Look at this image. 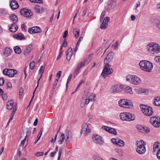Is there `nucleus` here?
Segmentation results:
<instances>
[{"label":"nucleus","instance_id":"c85d7f7f","mask_svg":"<svg viewBox=\"0 0 160 160\" xmlns=\"http://www.w3.org/2000/svg\"><path fill=\"white\" fill-rule=\"evenodd\" d=\"M65 136L63 132L61 133V136L59 140H58V142L59 144H62L65 139Z\"/></svg>","mask_w":160,"mask_h":160},{"label":"nucleus","instance_id":"f704fd0d","mask_svg":"<svg viewBox=\"0 0 160 160\" xmlns=\"http://www.w3.org/2000/svg\"><path fill=\"white\" fill-rule=\"evenodd\" d=\"M72 132L69 130L67 129L66 130V135L67 139H69L72 137Z\"/></svg>","mask_w":160,"mask_h":160},{"label":"nucleus","instance_id":"4c0bfd02","mask_svg":"<svg viewBox=\"0 0 160 160\" xmlns=\"http://www.w3.org/2000/svg\"><path fill=\"white\" fill-rule=\"evenodd\" d=\"M109 5L112 7L113 6H114V8L116 7V4L115 3V2L114 0H110L109 2Z\"/></svg>","mask_w":160,"mask_h":160},{"label":"nucleus","instance_id":"f3484780","mask_svg":"<svg viewBox=\"0 0 160 160\" xmlns=\"http://www.w3.org/2000/svg\"><path fill=\"white\" fill-rule=\"evenodd\" d=\"M114 55V52H109L104 60V64H108L109 62L112 60Z\"/></svg>","mask_w":160,"mask_h":160},{"label":"nucleus","instance_id":"c03bdc74","mask_svg":"<svg viewBox=\"0 0 160 160\" xmlns=\"http://www.w3.org/2000/svg\"><path fill=\"white\" fill-rule=\"evenodd\" d=\"M71 53V52H70ZM67 59L68 61H69L71 59V56H72V54L67 53Z\"/></svg>","mask_w":160,"mask_h":160},{"label":"nucleus","instance_id":"1a4fd4ad","mask_svg":"<svg viewBox=\"0 0 160 160\" xmlns=\"http://www.w3.org/2000/svg\"><path fill=\"white\" fill-rule=\"evenodd\" d=\"M31 133V131L27 128H24L23 129L22 132L21 134L20 139L23 138L21 143V145L23 146L25 143L26 138L28 136H29Z\"/></svg>","mask_w":160,"mask_h":160},{"label":"nucleus","instance_id":"2eb2a0df","mask_svg":"<svg viewBox=\"0 0 160 160\" xmlns=\"http://www.w3.org/2000/svg\"><path fill=\"white\" fill-rule=\"evenodd\" d=\"M20 12L21 14L24 17H29L32 15V13L30 10L24 8L21 9Z\"/></svg>","mask_w":160,"mask_h":160},{"label":"nucleus","instance_id":"72a5a7b5","mask_svg":"<svg viewBox=\"0 0 160 160\" xmlns=\"http://www.w3.org/2000/svg\"><path fill=\"white\" fill-rule=\"evenodd\" d=\"M12 50L9 48H6L5 49L4 52V54L6 56H8L12 52Z\"/></svg>","mask_w":160,"mask_h":160},{"label":"nucleus","instance_id":"2f4dec72","mask_svg":"<svg viewBox=\"0 0 160 160\" xmlns=\"http://www.w3.org/2000/svg\"><path fill=\"white\" fill-rule=\"evenodd\" d=\"M35 11L38 13H41L42 11V8L39 6L36 5L34 7Z\"/></svg>","mask_w":160,"mask_h":160},{"label":"nucleus","instance_id":"c756f323","mask_svg":"<svg viewBox=\"0 0 160 160\" xmlns=\"http://www.w3.org/2000/svg\"><path fill=\"white\" fill-rule=\"evenodd\" d=\"M121 89L119 88V86H113L112 87V92H118L121 91L120 90Z\"/></svg>","mask_w":160,"mask_h":160},{"label":"nucleus","instance_id":"c9c22d12","mask_svg":"<svg viewBox=\"0 0 160 160\" xmlns=\"http://www.w3.org/2000/svg\"><path fill=\"white\" fill-rule=\"evenodd\" d=\"M15 52L17 54H19L21 52V50L18 46H16L14 48Z\"/></svg>","mask_w":160,"mask_h":160},{"label":"nucleus","instance_id":"5701e85b","mask_svg":"<svg viewBox=\"0 0 160 160\" xmlns=\"http://www.w3.org/2000/svg\"><path fill=\"white\" fill-rule=\"evenodd\" d=\"M10 6L11 8L13 10L16 9L19 7L18 2L15 0H13L11 2Z\"/></svg>","mask_w":160,"mask_h":160},{"label":"nucleus","instance_id":"393cba45","mask_svg":"<svg viewBox=\"0 0 160 160\" xmlns=\"http://www.w3.org/2000/svg\"><path fill=\"white\" fill-rule=\"evenodd\" d=\"M153 105L160 107V97H155L152 101Z\"/></svg>","mask_w":160,"mask_h":160},{"label":"nucleus","instance_id":"aec40b11","mask_svg":"<svg viewBox=\"0 0 160 160\" xmlns=\"http://www.w3.org/2000/svg\"><path fill=\"white\" fill-rule=\"evenodd\" d=\"M43 71H44V70L43 69V66H41V67H40V69L39 70V73H41V77L38 80V84H37V85L35 88V89L33 92V96H32V99L30 101V102H29V105H28V106L27 107V108H28L29 106V105L31 102H32V99L34 96V93H35V92L36 90V88H37L38 87V84H39V81L40 79V78H41L42 76V74L43 72Z\"/></svg>","mask_w":160,"mask_h":160},{"label":"nucleus","instance_id":"49530a36","mask_svg":"<svg viewBox=\"0 0 160 160\" xmlns=\"http://www.w3.org/2000/svg\"><path fill=\"white\" fill-rule=\"evenodd\" d=\"M7 89H8L11 90L12 88V85L11 82H8L7 84Z\"/></svg>","mask_w":160,"mask_h":160},{"label":"nucleus","instance_id":"3c124183","mask_svg":"<svg viewBox=\"0 0 160 160\" xmlns=\"http://www.w3.org/2000/svg\"><path fill=\"white\" fill-rule=\"evenodd\" d=\"M62 152V148H60L58 153V160H60V157L61 155Z\"/></svg>","mask_w":160,"mask_h":160},{"label":"nucleus","instance_id":"a18cd8bd","mask_svg":"<svg viewBox=\"0 0 160 160\" xmlns=\"http://www.w3.org/2000/svg\"><path fill=\"white\" fill-rule=\"evenodd\" d=\"M91 94H93L92 93H90L89 92H87L86 94L85 95L88 98H92V96H91Z\"/></svg>","mask_w":160,"mask_h":160},{"label":"nucleus","instance_id":"e2e57ef3","mask_svg":"<svg viewBox=\"0 0 160 160\" xmlns=\"http://www.w3.org/2000/svg\"><path fill=\"white\" fill-rule=\"evenodd\" d=\"M4 80L3 78H0V86H2L3 85Z\"/></svg>","mask_w":160,"mask_h":160},{"label":"nucleus","instance_id":"423d86ee","mask_svg":"<svg viewBox=\"0 0 160 160\" xmlns=\"http://www.w3.org/2000/svg\"><path fill=\"white\" fill-rule=\"evenodd\" d=\"M126 81L130 83L135 85H138L140 84L141 81L138 77L132 75H129L126 77Z\"/></svg>","mask_w":160,"mask_h":160},{"label":"nucleus","instance_id":"4be33fe9","mask_svg":"<svg viewBox=\"0 0 160 160\" xmlns=\"http://www.w3.org/2000/svg\"><path fill=\"white\" fill-rule=\"evenodd\" d=\"M33 48L32 45L31 44H30L28 45L26 48V49H25L24 52V55H26L28 54L32 50Z\"/></svg>","mask_w":160,"mask_h":160},{"label":"nucleus","instance_id":"680f3d73","mask_svg":"<svg viewBox=\"0 0 160 160\" xmlns=\"http://www.w3.org/2000/svg\"><path fill=\"white\" fill-rule=\"evenodd\" d=\"M156 156L157 158L160 160V148L158 150L156 154Z\"/></svg>","mask_w":160,"mask_h":160},{"label":"nucleus","instance_id":"473e14b6","mask_svg":"<svg viewBox=\"0 0 160 160\" xmlns=\"http://www.w3.org/2000/svg\"><path fill=\"white\" fill-rule=\"evenodd\" d=\"M91 96H92V98H88L86 100L85 104H88L89 103L90 101H92L96 97L95 94H91Z\"/></svg>","mask_w":160,"mask_h":160},{"label":"nucleus","instance_id":"6e6552de","mask_svg":"<svg viewBox=\"0 0 160 160\" xmlns=\"http://www.w3.org/2000/svg\"><path fill=\"white\" fill-rule=\"evenodd\" d=\"M140 108L142 113L147 116H150L153 113L152 108L148 106L144 105L140 106Z\"/></svg>","mask_w":160,"mask_h":160},{"label":"nucleus","instance_id":"9b49d317","mask_svg":"<svg viewBox=\"0 0 160 160\" xmlns=\"http://www.w3.org/2000/svg\"><path fill=\"white\" fill-rule=\"evenodd\" d=\"M92 139L93 142L96 144L101 145L104 142L102 137L97 134H95L92 135Z\"/></svg>","mask_w":160,"mask_h":160},{"label":"nucleus","instance_id":"ea45409f","mask_svg":"<svg viewBox=\"0 0 160 160\" xmlns=\"http://www.w3.org/2000/svg\"><path fill=\"white\" fill-rule=\"evenodd\" d=\"M86 65H87V64L85 63V62H81L78 64V66L77 67V68H81Z\"/></svg>","mask_w":160,"mask_h":160},{"label":"nucleus","instance_id":"bb28decb","mask_svg":"<svg viewBox=\"0 0 160 160\" xmlns=\"http://www.w3.org/2000/svg\"><path fill=\"white\" fill-rule=\"evenodd\" d=\"M10 20L13 22V23H16L18 20L17 16L14 14H11L10 15Z\"/></svg>","mask_w":160,"mask_h":160},{"label":"nucleus","instance_id":"0eeeda50","mask_svg":"<svg viewBox=\"0 0 160 160\" xmlns=\"http://www.w3.org/2000/svg\"><path fill=\"white\" fill-rule=\"evenodd\" d=\"M91 125L89 123H84L82 125L81 133H82L84 136H87L91 132Z\"/></svg>","mask_w":160,"mask_h":160},{"label":"nucleus","instance_id":"a211bd4d","mask_svg":"<svg viewBox=\"0 0 160 160\" xmlns=\"http://www.w3.org/2000/svg\"><path fill=\"white\" fill-rule=\"evenodd\" d=\"M28 31L30 34H32L39 33L41 31V30L39 27L35 26L30 28L28 29Z\"/></svg>","mask_w":160,"mask_h":160},{"label":"nucleus","instance_id":"f03ea898","mask_svg":"<svg viewBox=\"0 0 160 160\" xmlns=\"http://www.w3.org/2000/svg\"><path fill=\"white\" fill-rule=\"evenodd\" d=\"M139 65L141 69L145 71L150 72L153 68L152 63L148 61L142 60L139 62Z\"/></svg>","mask_w":160,"mask_h":160},{"label":"nucleus","instance_id":"a19ab883","mask_svg":"<svg viewBox=\"0 0 160 160\" xmlns=\"http://www.w3.org/2000/svg\"><path fill=\"white\" fill-rule=\"evenodd\" d=\"M35 63L34 61H32L30 62L29 65V68L31 69L32 70L34 68Z\"/></svg>","mask_w":160,"mask_h":160},{"label":"nucleus","instance_id":"4d7b16f0","mask_svg":"<svg viewBox=\"0 0 160 160\" xmlns=\"http://www.w3.org/2000/svg\"><path fill=\"white\" fill-rule=\"evenodd\" d=\"M93 56V54H90L88 56V57L87 58L88 59V61H91V60H92V58Z\"/></svg>","mask_w":160,"mask_h":160},{"label":"nucleus","instance_id":"f8f14e48","mask_svg":"<svg viewBox=\"0 0 160 160\" xmlns=\"http://www.w3.org/2000/svg\"><path fill=\"white\" fill-rule=\"evenodd\" d=\"M2 72L4 74L9 77H13L16 74L17 72L16 70L6 68L3 70Z\"/></svg>","mask_w":160,"mask_h":160},{"label":"nucleus","instance_id":"9d476101","mask_svg":"<svg viewBox=\"0 0 160 160\" xmlns=\"http://www.w3.org/2000/svg\"><path fill=\"white\" fill-rule=\"evenodd\" d=\"M110 67V66L108 64H105L104 69L101 74L104 78H105L108 75L112 73L113 72V69L109 68Z\"/></svg>","mask_w":160,"mask_h":160},{"label":"nucleus","instance_id":"37998d69","mask_svg":"<svg viewBox=\"0 0 160 160\" xmlns=\"http://www.w3.org/2000/svg\"><path fill=\"white\" fill-rule=\"evenodd\" d=\"M72 75L71 74H70V75L69 76L67 82V84H66V87L67 88H68V84L70 82V81H71L72 78Z\"/></svg>","mask_w":160,"mask_h":160},{"label":"nucleus","instance_id":"774afa93","mask_svg":"<svg viewBox=\"0 0 160 160\" xmlns=\"http://www.w3.org/2000/svg\"><path fill=\"white\" fill-rule=\"evenodd\" d=\"M43 152H38L36 154H35V155L37 156H40L43 155Z\"/></svg>","mask_w":160,"mask_h":160},{"label":"nucleus","instance_id":"6ab92c4d","mask_svg":"<svg viewBox=\"0 0 160 160\" xmlns=\"http://www.w3.org/2000/svg\"><path fill=\"white\" fill-rule=\"evenodd\" d=\"M110 18L109 17H106L100 25V28L102 29L106 28L108 26V22Z\"/></svg>","mask_w":160,"mask_h":160},{"label":"nucleus","instance_id":"864d4df0","mask_svg":"<svg viewBox=\"0 0 160 160\" xmlns=\"http://www.w3.org/2000/svg\"><path fill=\"white\" fill-rule=\"evenodd\" d=\"M102 128L103 129L105 130V131L108 132L110 128V127L107 126H103L102 127Z\"/></svg>","mask_w":160,"mask_h":160},{"label":"nucleus","instance_id":"0e129e2a","mask_svg":"<svg viewBox=\"0 0 160 160\" xmlns=\"http://www.w3.org/2000/svg\"><path fill=\"white\" fill-rule=\"evenodd\" d=\"M68 35V31H65L64 32L63 35V37L64 38H65Z\"/></svg>","mask_w":160,"mask_h":160},{"label":"nucleus","instance_id":"8fccbe9b","mask_svg":"<svg viewBox=\"0 0 160 160\" xmlns=\"http://www.w3.org/2000/svg\"><path fill=\"white\" fill-rule=\"evenodd\" d=\"M31 2L33 3H42V0H30Z\"/></svg>","mask_w":160,"mask_h":160},{"label":"nucleus","instance_id":"412c9836","mask_svg":"<svg viewBox=\"0 0 160 160\" xmlns=\"http://www.w3.org/2000/svg\"><path fill=\"white\" fill-rule=\"evenodd\" d=\"M13 102L12 101H10L7 102L6 104V108L8 110H11L12 108L13 111L15 110V108L17 109L16 107L14 108V106H13Z\"/></svg>","mask_w":160,"mask_h":160},{"label":"nucleus","instance_id":"f257e3e1","mask_svg":"<svg viewBox=\"0 0 160 160\" xmlns=\"http://www.w3.org/2000/svg\"><path fill=\"white\" fill-rule=\"evenodd\" d=\"M147 51L152 54H157L160 52V46L155 42L148 43L146 46Z\"/></svg>","mask_w":160,"mask_h":160},{"label":"nucleus","instance_id":"de8ad7c7","mask_svg":"<svg viewBox=\"0 0 160 160\" xmlns=\"http://www.w3.org/2000/svg\"><path fill=\"white\" fill-rule=\"evenodd\" d=\"M106 12L105 11L102 12L100 18V21H101L105 15Z\"/></svg>","mask_w":160,"mask_h":160},{"label":"nucleus","instance_id":"338daca9","mask_svg":"<svg viewBox=\"0 0 160 160\" xmlns=\"http://www.w3.org/2000/svg\"><path fill=\"white\" fill-rule=\"evenodd\" d=\"M116 152L120 155H122V151L120 149H116Z\"/></svg>","mask_w":160,"mask_h":160},{"label":"nucleus","instance_id":"09e8293b","mask_svg":"<svg viewBox=\"0 0 160 160\" xmlns=\"http://www.w3.org/2000/svg\"><path fill=\"white\" fill-rule=\"evenodd\" d=\"M16 110V109L15 108L14 111H12V116L9 119V121L8 123H8L10 122L12 120L13 116L15 114V112Z\"/></svg>","mask_w":160,"mask_h":160},{"label":"nucleus","instance_id":"b1692460","mask_svg":"<svg viewBox=\"0 0 160 160\" xmlns=\"http://www.w3.org/2000/svg\"><path fill=\"white\" fill-rule=\"evenodd\" d=\"M18 29V27L15 23H12L11 26L9 28V30L10 32H15Z\"/></svg>","mask_w":160,"mask_h":160},{"label":"nucleus","instance_id":"e433bc0d","mask_svg":"<svg viewBox=\"0 0 160 160\" xmlns=\"http://www.w3.org/2000/svg\"><path fill=\"white\" fill-rule=\"evenodd\" d=\"M108 132L112 134H113L114 135L117 134V132L116 130L115 129L111 127H110V128Z\"/></svg>","mask_w":160,"mask_h":160},{"label":"nucleus","instance_id":"5fc2aeb1","mask_svg":"<svg viewBox=\"0 0 160 160\" xmlns=\"http://www.w3.org/2000/svg\"><path fill=\"white\" fill-rule=\"evenodd\" d=\"M155 26L158 29L160 30V21L156 22Z\"/></svg>","mask_w":160,"mask_h":160},{"label":"nucleus","instance_id":"052dcab7","mask_svg":"<svg viewBox=\"0 0 160 160\" xmlns=\"http://www.w3.org/2000/svg\"><path fill=\"white\" fill-rule=\"evenodd\" d=\"M143 130H144L145 132L147 133H148L150 132V129L149 128L147 127H143Z\"/></svg>","mask_w":160,"mask_h":160},{"label":"nucleus","instance_id":"7c9ffc66","mask_svg":"<svg viewBox=\"0 0 160 160\" xmlns=\"http://www.w3.org/2000/svg\"><path fill=\"white\" fill-rule=\"evenodd\" d=\"M13 37L16 38L17 39L22 40L23 38L25 39L23 37V36L20 33H19L17 34H14L13 35Z\"/></svg>","mask_w":160,"mask_h":160},{"label":"nucleus","instance_id":"603ef678","mask_svg":"<svg viewBox=\"0 0 160 160\" xmlns=\"http://www.w3.org/2000/svg\"><path fill=\"white\" fill-rule=\"evenodd\" d=\"M136 128L140 132H143V127L142 126L140 125H138L137 126Z\"/></svg>","mask_w":160,"mask_h":160},{"label":"nucleus","instance_id":"39448f33","mask_svg":"<svg viewBox=\"0 0 160 160\" xmlns=\"http://www.w3.org/2000/svg\"><path fill=\"white\" fill-rule=\"evenodd\" d=\"M119 106L124 108H128L133 107L132 102L128 99H121L118 102Z\"/></svg>","mask_w":160,"mask_h":160},{"label":"nucleus","instance_id":"20e7f679","mask_svg":"<svg viewBox=\"0 0 160 160\" xmlns=\"http://www.w3.org/2000/svg\"><path fill=\"white\" fill-rule=\"evenodd\" d=\"M119 117L122 120L128 122L133 121L135 119L134 115L128 112L121 113L119 115Z\"/></svg>","mask_w":160,"mask_h":160},{"label":"nucleus","instance_id":"6e6d98bb","mask_svg":"<svg viewBox=\"0 0 160 160\" xmlns=\"http://www.w3.org/2000/svg\"><path fill=\"white\" fill-rule=\"evenodd\" d=\"M154 60L157 62L160 63V56L156 57L154 58Z\"/></svg>","mask_w":160,"mask_h":160},{"label":"nucleus","instance_id":"58836bf2","mask_svg":"<svg viewBox=\"0 0 160 160\" xmlns=\"http://www.w3.org/2000/svg\"><path fill=\"white\" fill-rule=\"evenodd\" d=\"M58 79H56L53 83V87L52 90V92H53V91L55 88L57 84V83L58 82Z\"/></svg>","mask_w":160,"mask_h":160},{"label":"nucleus","instance_id":"7ed1b4c3","mask_svg":"<svg viewBox=\"0 0 160 160\" xmlns=\"http://www.w3.org/2000/svg\"><path fill=\"white\" fill-rule=\"evenodd\" d=\"M145 143L142 140L137 141L136 148L137 152L139 154H142L145 153L146 149L145 148Z\"/></svg>","mask_w":160,"mask_h":160},{"label":"nucleus","instance_id":"bf43d9fd","mask_svg":"<svg viewBox=\"0 0 160 160\" xmlns=\"http://www.w3.org/2000/svg\"><path fill=\"white\" fill-rule=\"evenodd\" d=\"M67 45V42L66 39L64 40L63 42L62 45V46L63 47H65Z\"/></svg>","mask_w":160,"mask_h":160},{"label":"nucleus","instance_id":"79ce46f5","mask_svg":"<svg viewBox=\"0 0 160 160\" xmlns=\"http://www.w3.org/2000/svg\"><path fill=\"white\" fill-rule=\"evenodd\" d=\"M118 41H117L116 42L113 44L112 45V47L114 49H117L118 47Z\"/></svg>","mask_w":160,"mask_h":160},{"label":"nucleus","instance_id":"cd10ccee","mask_svg":"<svg viewBox=\"0 0 160 160\" xmlns=\"http://www.w3.org/2000/svg\"><path fill=\"white\" fill-rule=\"evenodd\" d=\"M79 29L78 28H75L74 29L73 33L76 38H78L79 35Z\"/></svg>","mask_w":160,"mask_h":160},{"label":"nucleus","instance_id":"4468645a","mask_svg":"<svg viewBox=\"0 0 160 160\" xmlns=\"http://www.w3.org/2000/svg\"><path fill=\"white\" fill-rule=\"evenodd\" d=\"M119 88L123 90L126 93L129 94L130 95H132L133 92L132 91V88L130 87L121 85L119 86Z\"/></svg>","mask_w":160,"mask_h":160},{"label":"nucleus","instance_id":"69168bd1","mask_svg":"<svg viewBox=\"0 0 160 160\" xmlns=\"http://www.w3.org/2000/svg\"><path fill=\"white\" fill-rule=\"evenodd\" d=\"M61 71H59L57 72L56 75L57 76V78H58L57 79H58L60 78V77L61 76Z\"/></svg>","mask_w":160,"mask_h":160},{"label":"nucleus","instance_id":"a878e982","mask_svg":"<svg viewBox=\"0 0 160 160\" xmlns=\"http://www.w3.org/2000/svg\"><path fill=\"white\" fill-rule=\"evenodd\" d=\"M160 147V143L158 142H156L153 146V150L154 152L158 151L159 147Z\"/></svg>","mask_w":160,"mask_h":160},{"label":"nucleus","instance_id":"ddd939ff","mask_svg":"<svg viewBox=\"0 0 160 160\" xmlns=\"http://www.w3.org/2000/svg\"><path fill=\"white\" fill-rule=\"evenodd\" d=\"M151 123L156 128L160 126V118L159 117H153L150 120Z\"/></svg>","mask_w":160,"mask_h":160},{"label":"nucleus","instance_id":"13d9d810","mask_svg":"<svg viewBox=\"0 0 160 160\" xmlns=\"http://www.w3.org/2000/svg\"><path fill=\"white\" fill-rule=\"evenodd\" d=\"M80 68H77L74 71V74L76 76L79 73L80 71Z\"/></svg>","mask_w":160,"mask_h":160},{"label":"nucleus","instance_id":"dca6fc26","mask_svg":"<svg viewBox=\"0 0 160 160\" xmlns=\"http://www.w3.org/2000/svg\"><path fill=\"white\" fill-rule=\"evenodd\" d=\"M111 141L113 144H116L120 147H123L124 145V142L118 138H112L111 139Z\"/></svg>","mask_w":160,"mask_h":160}]
</instances>
